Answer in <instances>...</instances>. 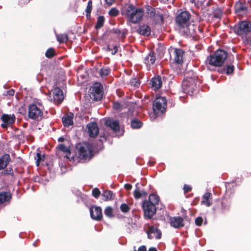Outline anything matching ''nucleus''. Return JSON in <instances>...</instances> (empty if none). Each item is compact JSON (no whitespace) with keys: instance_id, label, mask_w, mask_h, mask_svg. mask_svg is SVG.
<instances>
[{"instance_id":"nucleus-31","label":"nucleus","mask_w":251,"mask_h":251,"mask_svg":"<svg viewBox=\"0 0 251 251\" xmlns=\"http://www.w3.org/2000/svg\"><path fill=\"white\" fill-rule=\"evenodd\" d=\"M93 2L92 0H89L87 3L86 8L85 9L86 17L87 19L91 17V13L92 10Z\"/></svg>"},{"instance_id":"nucleus-5","label":"nucleus","mask_w":251,"mask_h":251,"mask_svg":"<svg viewBox=\"0 0 251 251\" xmlns=\"http://www.w3.org/2000/svg\"><path fill=\"white\" fill-rule=\"evenodd\" d=\"M235 32L239 36H245L244 43L251 47V22L243 21L234 27Z\"/></svg>"},{"instance_id":"nucleus-33","label":"nucleus","mask_w":251,"mask_h":251,"mask_svg":"<svg viewBox=\"0 0 251 251\" xmlns=\"http://www.w3.org/2000/svg\"><path fill=\"white\" fill-rule=\"evenodd\" d=\"M102 196L105 198V201H108L113 199L114 195L111 191L104 190L102 194Z\"/></svg>"},{"instance_id":"nucleus-55","label":"nucleus","mask_w":251,"mask_h":251,"mask_svg":"<svg viewBox=\"0 0 251 251\" xmlns=\"http://www.w3.org/2000/svg\"><path fill=\"white\" fill-rule=\"evenodd\" d=\"M107 50L108 51H111V54L112 55H114L116 54L118 51V47L116 46H115L113 47V49H111L109 46L107 47Z\"/></svg>"},{"instance_id":"nucleus-21","label":"nucleus","mask_w":251,"mask_h":251,"mask_svg":"<svg viewBox=\"0 0 251 251\" xmlns=\"http://www.w3.org/2000/svg\"><path fill=\"white\" fill-rule=\"evenodd\" d=\"M105 124L114 132H118L120 130L119 123L118 121L110 119L107 120L105 122Z\"/></svg>"},{"instance_id":"nucleus-41","label":"nucleus","mask_w":251,"mask_h":251,"mask_svg":"<svg viewBox=\"0 0 251 251\" xmlns=\"http://www.w3.org/2000/svg\"><path fill=\"white\" fill-rule=\"evenodd\" d=\"M55 55V51L53 48H50L47 50L45 56L48 58H52Z\"/></svg>"},{"instance_id":"nucleus-32","label":"nucleus","mask_w":251,"mask_h":251,"mask_svg":"<svg viewBox=\"0 0 251 251\" xmlns=\"http://www.w3.org/2000/svg\"><path fill=\"white\" fill-rule=\"evenodd\" d=\"M220 203L221 205L223 207V210L224 213L228 210L230 208V202L226 199H224L220 201Z\"/></svg>"},{"instance_id":"nucleus-39","label":"nucleus","mask_w":251,"mask_h":251,"mask_svg":"<svg viewBox=\"0 0 251 251\" xmlns=\"http://www.w3.org/2000/svg\"><path fill=\"white\" fill-rule=\"evenodd\" d=\"M176 71L178 74H186L188 72H186V69L185 68V66L184 67V65L183 63H181L179 64H177V66L176 68Z\"/></svg>"},{"instance_id":"nucleus-28","label":"nucleus","mask_w":251,"mask_h":251,"mask_svg":"<svg viewBox=\"0 0 251 251\" xmlns=\"http://www.w3.org/2000/svg\"><path fill=\"white\" fill-rule=\"evenodd\" d=\"M12 198L10 192H2L0 193V204L9 201Z\"/></svg>"},{"instance_id":"nucleus-40","label":"nucleus","mask_w":251,"mask_h":251,"mask_svg":"<svg viewBox=\"0 0 251 251\" xmlns=\"http://www.w3.org/2000/svg\"><path fill=\"white\" fill-rule=\"evenodd\" d=\"M57 148L59 151L64 153H66L67 154H70L71 153V151L70 149L67 147H66L64 144H59L57 146Z\"/></svg>"},{"instance_id":"nucleus-58","label":"nucleus","mask_w":251,"mask_h":251,"mask_svg":"<svg viewBox=\"0 0 251 251\" xmlns=\"http://www.w3.org/2000/svg\"><path fill=\"white\" fill-rule=\"evenodd\" d=\"M138 251H147L146 247L144 245L140 246L138 248Z\"/></svg>"},{"instance_id":"nucleus-47","label":"nucleus","mask_w":251,"mask_h":251,"mask_svg":"<svg viewBox=\"0 0 251 251\" xmlns=\"http://www.w3.org/2000/svg\"><path fill=\"white\" fill-rule=\"evenodd\" d=\"M120 209L122 212L126 213L129 211L130 208L126 203H123L120 206Z\"/></svg>"},{"instance_id":"nucleus-29","label":"nucleus","mask_w":251,"mask_h":251,"mask_svg":"<svg viewBox=\"0 0 251 251\" xmlns=\"http://www.w3.org/2000/svg\"><path fill=\"white\" fill-rule=\"evenodd\" d=\"M213 210L215 214H222L224 213L223 207L220 203V201H217L216 204L213 207Z\"/></svg>"},{"instance_id":"nucleus-51","label":"nucleus","mask_w":251,"mask_h":251,"mask_svg":"<svg viewBox=\"0 0 251 251\" xmlns=\"http://www.w3.org/2000/svg\"><path fill=\"white\" fill-rule=\"evenodd\" d=\"M4 173L5 175H10L12 176H14V173L12 168L9 167L4 171Z\"/></svg>"},{"instance_id":"nucleus-8","label":"nucleus","mask_w":251,"mask_h":251,"mask_svg":"<svg viewBox=\"0 0 251 251\" xmlns=\"http://www.w3.org/2000/svg\"><path fill=\"white\" fill-rule=\"evenodd\" d=\"M153 110L155 115H159L165 112L167 108V100L165 97H158L153 101Z\"/></svg>"},{"instance_id":"nucleus-13","label":"nucleus","mask_w":251,"mask_h":251,"mask_svg":"<svg viewBox=\"0 0 251 251\" xmlns=\"http://www.w3.org/2000/svg\"><path fill=\"white\" fill-rule=\"evenodd\" d=\"M1 120L3 122L1 126L3 128L5 129L15 122V116L13 114L8 115L3 114L1 117Z\"/></svg>"},{"instance_id":"nucleus-15","label":"nucleus","mask_w":251,"mask_h":251,"mask_svg":"<svg viewBox=\"0 0 251 251\" xmlns=\"http://www.w3.org/2000/svg\"><path fill=\"white\" fill-rule=\"evenodd\" d=\"M89 136L91 138H95L99 134V129L96 122H91L86 126Z\"/></svg>"},{"instance_id":"nucleus-57","label":"nucleus","mask_w":251,"mask_h":251,"mask_svg":"<svg viewBox=\"0 0 251 251\" xmlns=\"http://www.w3.org/2000/svg\"><path fill=\"white\" fill-rule=\"evenodd\" d=\"M116 0H105V2L109 6L111 5L113 3L115 2Z\"/></svg>"},{"instance_id":"nucleus-1","label":"nucleus","mask_w":251,"mask_h":251,"mask_svg":"<svg viewBox=\"0 0 251 251\" xmlns=\"http://www.w3.org/2000/svg\"><path fill=\"white\" fill-rule=\"evenodd\" d=\"M228 53L222 49H218L212 54L208 56L206 62L208 65V69L211 71H215L216 68L221 67L227 58Z\"/></svg>"},{"instance_id":"nucleus-17","label":"nucleus","mask_w":251,"mask_h":251,"mask_svg":"<svg viewBox=\"0 0 251 251\" xmlns=\"http://www.w3.org/2000/svg\"><path fill=\"white\" fill-rule=\"evenodd\" d=\"M52 95L55 103L60 104L64 99L63 91L59 87H56L52 90Z\"/></svg>"},{"instance_id":"nucleus-48","label":"nucleus","mask_w":251,"mask_h":251,"mask_svg":"<svg viewBox=\"0 0 251 251\" xmlns=\"http://www.w3.org/2000/svg\"><path fill=\"white\" fill-rule=\"evenodd\" d=\"M119 13V12L116 8H112L108 12L109 15L112 17H116L118 16Z\"/></svg>"},{"instance_id":"nucleus-25","label":"nucleus","mask_w":251,"mask_h":251,"mask_svg":"<svg viewBox=\"0 0 251 251\" xmlns=\"http://www.w3.org/2000/svg\"><path fill=\"white\" fill-rule=\"evenodd\" d=\"M138 183L136 184V189L134 191V197L135 199H139L142 197H146L148 193L147 192L144 190H142L140 191V189L138 187Z\"/></svg>"},{"instance_id":"nucleus-7","label":"nucleus","mask_w":251,"mask_h":251,"mask_svg":"<svg viewBox=\"0 0 251 251\" xmlns=\"http://www.w3.org/2000/svg\"><path fill=\"white\" fill-rule=\"evenodd\" d=\"M76 149L77 150L76 154L80 159H86L92 156L93 147L89 144L79 143L76 145Z\"/></svg>"},{"instance_id":"nucleus-62","label":"nucleus","mask_w":251,"mask_h":251,"mask_svg":"<svg viewBox=\"0 0 251 251\" xmlns=\"http://www.w3.org/2000/svg\"><path fill=\"white\" fill-rule=\"evenodd\" d=\"M133 251H136V249H135V247H134V250H133Z\"/></svg>"},{"instance_id":"nucleus-16","label":"nucleus","mask_w":251,"mask_h":251,"mask_svg":"<svg viewBox=\"0 0 251 251\" xmlns=\"http://www.w3.org/2000/svg\"><path fill=\"white\" fill-rule=\"evenodd\" d=\"M162 79L159 75L154 76L150 80V84L152 90L156 91L159 89L162 85Z\"/></svg>"},{"instance_id":"nucleus-4","label":"nucleus","mask_w":251,"mask_h":251,"mask_svg":"<svg viewBox=\"0 0 251 251\" xmlns=\"http://www.w3.org/2000/svg\"><path fill=\"white\" fill-rule=\"evenodd\" d=\"M144 14L143 8L136 7L132 4L128 5L125 13L127 20L133 24L139 23L142 20Z\"/></svg>"},{"instance_id":"nucleus-14","label":"nucleus","mask_w":251,"mask_h":251,"mask_svg":"<svg viewBox=\"0 0 251 251\" xmlns=\"http://www.w3.org/2000/svg\"><path fill=\"white\" fill-rule=\"evenodd\" d=\"M91 218L96 221H100L102 218V209L100 207L94 206L90 209Z\"/></svg>"},{"instance_id":"nucleus-19","label":"nucleus","mask_w":251,"mask_h":251,"mask_svg":"<svg viewBox=\"0 0 251 251\" xmlns=\"http://www.w3.org/2000/svg\"><path fill=\"white\" fill-rule=\"evenodd\" d=\"M184 51L181 49L175 48L174 50V60L177 64L183 63Z\"/></svg>"},{"instance_id":"nucleus-6","label":"nucleus","mask_w":251,"mask_h":251,"mask_svg":"<svg viewBox=\"0 0 251 251\" xmlns=\"http://www.w3.org/2000/svg\"><path fill=\"white\" fill-rule=\"evenodd\" d=\"M198 83H199V80L196 74L193 72L186 73L182 83L183 92L185 93H193Z\"/></svg>"},{"instance_id":"nucleus-20","label":"nucleus","mask_w":251,"mask_h":251,"mask_svg":"<svg viewBox=\"0 0 251 251\" xmlns=\"http://www.w3.org/2000/svg\"><path fill=\"white\" fill-rule=\"evenodd\" d=\"M74 113L70 112L67 114H65L62 118V122L65 127H69L74 124Z\"/></svg>"},{"instance_id":"nucleus-26","label":"nucleus","mask_w":251,"mask_h":251,"mask_svg":"<svg viewBox=\"0 0 251 251\" xmlns=\"http://www.w3.org/2000/svg\"><path fill=\"white\" fill-rule=\"evenodd\" d=\"M138 33L142 35H149L151 34V29L150 27L147 25H140L138 29Z\"/></svg>"},{"instance_id":"nucleus-36","label":"nucleus","mask_w":251,"mask_h":251,"mask_svg":"<svg viewBox=\"0 0 251 251\" xmlns=\"http://www.w3.org/2000/svg\"><path fill=\"white\" fill-rule=\"evenodd\" d=\"M142 122L138 119H133L131 122V126L132 128H140L142 126Z\"/></svg>"},{"instance_id":"nucleus-11","label":"nucleus","mask_w":251,"mask_h":251,"mask_svg":"<svg viewBox=\"0 0 251 251\" xmlns=\"http://www.w3.org/2000/svg\"><path fill=\"white\" fill-rule=\"evenodd\" d=\"M146 233L149 239H152L154 237L156 239H160L162 236L161 230L154 226H149Z\"/></svg>"},{"instance_id":"nucleus-3","label":"nucleus","mask_w":251,"mask_h":251,"mask_svg":"<svg viewBox=\"0 0 251 251\" xmlns=\"http://www.w3.org/2000/svg\"><path fill=\"white\" fill-rule=\"evenodd\" d=\"M191 17L188 11H184L179 13L175 19L176 25L179 31L187 36L192 35L189 28Z\"/></svg>"},{"instance_id":"nucleus-38","label":"nucleus","mask_w":251,"mask_h":251,"mask_svg":"<svg viewBox=\"0 0 251 251\" xmlns=\"http://www.w3.org/2000/svg\"><path fill=\"white\" fill-rule=\"evenodd\" d=\"M112 32L118 35V37L122 39H124L125 38L127 33L125 31H121L120 30L118 29H113V30H112Z\"/></svg>"},{"instance_id":"nucleus-60","label":"nucleus","mask_w":251,"mask_h":251,"mask_svg":"<svg viewBox=\"0 0 251 251\" xmlns=\"http://www.w3.org/2000/svg\"><path fill=\"white\" fill-rule=\"evenodd\" d=\"M65 138L63 137H60L58 139V142H62L64 141Z\"/></svg>"},{"instance_id":"nucleus-23","label":"nucleus","mask_w":251,"mask_h":251,"mask_svg":"<svg viewBox=\"0 0 251 251\" xmlns=\"http://www.w3.org/2000/svg\"><path fill=\"white\" fill-rule=\"evenodd\" d=\"M234 9L236 13H242L246 12L248 7L245 2L240 0L235 4Z\"/></svg>"},{"instance_id":"nucleus-56","label":"nucleus","mask_w":251,"mask_h":251,"mask_svg":"<svg viewBox=\"0 0 251 251\" xmlns=\"http://www.w3.org/2000/svg\"><path fill=\"white\" fill-rule=\"evenodd\" d=\"M132 185L130 184L126 183L124 185V188L127 190H130L132 189Z\"/></svg>"},{"instance_id":"nucleus-30","label":"nucleus","mask_w":251,"mask_h":251,"mask_svg":"<svg viewBox=\"0 0 251 251\" xmlns=\"http://www.w3.org/2000/svg\"><path fill=\"white\" fill-rule=\"evenodd\" d=\"M152 19L156 23L163 24L164 23L163 14L159 11H157L156 12L155 16H153Z\"/></svg>"},{"instance_id":"nucleus-37","label":"nucleus","mask_w":251,"mask_h":251,"mask_svg":"<svg viewBox=\"0 0 251 251\" xmlns=\"http://www.w3.org/2000/svg\"><path fill=\"white\" fill-rule=\"evenodd\" d=\"M146 9L150 18L152 19L153 16H155L156 11L154 8L150 5H146Z\"/></svg>"},{"instance_id":"nucleus-2","label":"nucleus","mask_w":251,"mask_h":251,"mask_svg":"<svg viewBox=\"0 0 251 251\" xmlns=\"http://www.w3.org/2000/svg\"><path fill=\"white\" fill-rule=\"evenodd\" d=\"M159 201V197L156 194H151L148 200H145L142 202L144 217L146 219H151L156 212V205Z\"/></svg>"},{"instance_id":"nucleus-42","label":"nucleus","mask_w":251,"mask_h":251,"mask_svg":"<svg viewBox=\"0 0 251 251\" xmlns=\"http://www.w3.org/2000/svg\"><path fill=\"white\" fill-rule=\"evenodd\" d=\"M104 214L106 216L109 218H112L113 217V211L112 207L110 206H107L105 208L104 210Z\"/></svg>"},{"instance_id":"nucleus-45","label":"nucleus","mask_w":251,"mask_h":251,"mask_svg":"<svg viewBox=\"0 0 251 251\" xmlns=\"http://www.w3.org/2000/svg\"><path fill=\"white\" fill-rule=\"evenodd\" d=\"M110 72V69L108 67H103L100 69V75L101 76H107Z\"/></svg>"},{"instance_id":"nucleus-34","label":"nucleus","mask_w":251,"mask_h":251,"mask_svg":"<svg viewBox=\"0 0 251 251\" xmlns=\"http://www.w3.org/2000/svg\"><path fill=\"white\" fill-rule=\"evenodd\" d=\"M56 38L60 44H63L68 42V36L66 34H56Z\"/></svg>"},{"instance_id":"nucleus-50","label":"nucleus","mask_w":251,"mask_h":251,"mask_svg":"<svg viewBox=\"0 0 251 251\" xmlns=\"http://www.w3.org/2000/svg\"><path fill=\"white\" fill-rule=\"evenodd\" d=\"M131 85L135 87H139L140 84V80L136 78L133 79L130 81Z\"/></svg>"},{"instance_id":"nucleus-35","label":"nucleus","mask_w":251,"mask_h":251,"mask_svg":"<svg viewBox=\"0 0 251 251\" xmlns=\"http://www.w3.org/2000/svg\"><path fill=\"white\" fill-rule=\"evenodd\" d=\"M105 18L103 16H100L98 17L96 25L95 26V28L96 29L101 28L104 24Z\"/></svg>"},{"instance_id":"nucleus-59","label":"nucleus","mask_w":251,"mask_h":251,"mask_svg":"<svg viewBox=\"0 0 251 251\" xmlns=\"http://www.w3.org/2000/svg\"><path fill=\"white\" fill-rule=\"evenodd\" d=\"M106 140V137L105 136H102L100 137V139L99 140L100 142L101 143H102L104 141Z\"/></svg>"},{"instance_id":"nucleus-52","label":"nucleus","mask_w":251,"mask_h":251,"mask_svg":"<svg viewBox=\"0 0 251 251\" xmlns=\"http://www.w3.org/2000/svg\"><path fill=\"white\" fill-rule=\"evenodd\" d=\"M183 190L184 191V193L185 194L188 193V192H190L192 190V188L191 186L187 185V184H184L183 187Z\"/></svg>"},{"instance_id":"nucleus-12","label":"nucleus","mask_w":251,"mask_h":251,"mask_svg":"<svg viewBox=\"0 0 251 251\" xmlns=\"http://www.w3.org/2000/svg\"><path fill=\"white\" fill-rule=\"evenodd\" d=\"M234 69V66L232 64V63L231 62H228V61H227L225 65L218 68L217 71L220 74L230 75L233 73Z\"/></svg>"},{"instance_id":"nucleus-18","label":"nucleus","mask_w":251,"mask_h":251,"mask_svg":"<svg viewBox=\"0 0 251 251\" xmlns=\"http://www.w3.org/2000/svg\"><path fill=\"white\" fill-rule=\"evenodd\" d=\"M170 225L175 228H179L184 226L183 219L181 217H174L170 219Z\"/></svg>"},{"instance_id":"nucleus-49","label":"nucleus","mask_w":251,"mask_h":251,"mask_svg":"<svg viewBox=\"0 0 251 251\" xmlns=\"http://www.w3.org/2000/svg\"><path fill=\"white\" fill-rule=\"evenodd\" d=\"M100 195V192L98 188H95L92 190V195L95 198H98Z\"/></svg>"},{"instance_id":"nucleus-44","label":"nucleus","mask_w":251,"mask_h":251,"mask_svg":"<svg viewBox=\"0 0 251 251\" xmlns=\"http://www.w3.org/2000/svg\"><path fill=\"white\" fill-rule=\"evenodd\" d=\"M36 164L37 166H39L40 165V163L44 161L45 158V155L41 154L40 152H37L36 154Z\"/></svg>"},{"instance_id":"nucleus-10","label":"nucleus","mask_w":251,"mask_h":251,"mask_svg":"<svg viewBox=\"0 0 251 251\" xmlns=\"http://www.w3.org/2000/svg\"><path fill=\"white\" fill-rule=\"evenodd\" d=\"M43 114L42 110L35 104H32L28 106V116L30 119L38 120L41 118Z\"/></svg>"},{"instance_id":"nucleus-46","label":"nucleus","mask_w":251,"mask_h":251,"mask_svg":"<svg viewBox=\"0 0 251 251\" xmlns=\"http://www.w3.org/2000/svg\"><path fill=\"white\" fill-rule=\"evenodd\" d=\"M123 105L118 101H114L113 102L112 107L114 110L116 111H121L122 109Z\"/></svg>"},{"instance_id":"nucleus-22","label":"nucleus","mask_w":251,"mask_h":251,"mask_svg":"<svg viewBox=\"0 0 251 251\" xmlns=\"http://www.w3.org/2000/svg\"><path fill=\"white\" fill-rule=\"evenodd\" d=\"M11 158L9 154L5 153L0 157V170L4 169L9 162Z\"/></svg>"},{"instance_id":"nucleus-54","label":"nucleus","mask_w":251,"mask_h":251,"mask_svg":"<svg viewBox=\"0 0 251 251\" xmlns=\"http://www.w3.org/2000/svg\"><path fill=\"white\" fill-rule=\"evenodd\" d=\"M203 222V218L201 217H198L195 219V224L198 226H201Z\"/></svg>"},{"instance_id":"nucleus-53","label":"nucleus","mask_w":251,"mask_h":251,"mask_svg":"<svg viewBox=\"0 0 251 251\" xmlns=\"http://www.w3.org/2000/svg\"><path fill=\"white\" fill-rule=\"evenodd\" d=\"M15 91L13 89H11L8 91H6L4 93L3 95L5 96H13L14 95Z\"/></svg>"},{"instance_id":"nucleus-24","label":"nucleus","mask_w":251,"mask_h":251,"mask_svg":"<svg viewBox=\"0 0 251 251\" xmlns=\"http://www.w3.org/2000/svg\"><path fill=\"white\" fill-rule=\"evenodd\" d=\"M156 60L155 54L154 52L151 51L145 58V63L147 66L150 67L153 65Z\"/></svg>"},{"instance_id":"nucleus-61","label":"nucleus","mask_w":251,"mask_h":251,"mask_svg":"<svg viewBox=\"0 0 251 251\" xmlns=\"http://www.w3.org/2000/svg\"><path fill=\"white\" fill-rule=\"evenodd\" d=\"M148 251H157L155 248L151 247L149 249Z\"/></svg>"},{"instance_id":"nucleus-9","label":"nucleus","mask_w":251,"mask_h":251,"mask_svg":"<svg viewBox=\"0 0 251 251\" xmlns=\"http://www.w3.org/2000/svg\"><path fill=\"white\" fill-rule=\"evenodd\" d=\"M103 86L100 82L95 83L92 86V92L90 95L94 101L100 100L103 95Z\"/></svg>"},{"instance_id":"nucleus-43","label":"nucleus","mask_w":251,"mask_h":251,"mask_svg":"<svg viewBox=\"0 0 251 251\" xmlns=\"http://www.w3.org/2000/svg\"><path fill=\"white\" fill-rule=\"evenodd\" d=\"M223 14V11L220 8H217L213 11V17L215 18L221 19Z\"/></svg>"},{"instance_id":"nucleus-27","label":"nucleus","mask_w":251,"mask_h":251,"mask_svg":"<svg viewBox=\"0 0 251 251\" xmlns=\"http://www.w3.org/2000/svg\"><path fill=\"white\" fill-rule=\"evenodd\" d=\"M212 194L210 192H206L204 193L202 197L201 204H203L207 207H209L211 205V202L210 200L212 199Z\"/></svg>"}]
</instances>
